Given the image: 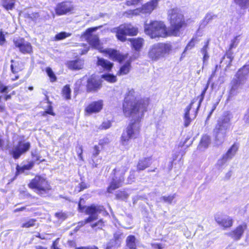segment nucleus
I'll use <instances>...</instances> for the list:
<instances>
[{
  "instance_id": "33",
  "label": "nucleus",
  "mask_w": 249,
  "mask_h": 249,
  "mask_svg": "<svg viewBox=\"0 0 249 249\" xmlns=\"http://www.w3.org/2000/svg\"><path fill=\"white\" fill-rule=\"evenodd\" d=\"M99 153L100 149L99 146L95 145L94 146V150L91 157V161L90 162L93 167H97L98 165V161H95V159L99 154Z\"/></svg>"
},
{
  "instance_id": "46",
  "label": "nucleus",
  "mask_w": 249,
  "mask_h": 249,
  "mask_svg": "<svg viewBox=\"0 0 249 249\" xmlns=\"http://www.w3.org/2000/svg\"><path fill=\"white\" fill-rule=\"evenodd\" d=\"M46 72L48 75L50 77L52 82L55 81L56 78L52 70L50 68H47L46 69Z\"/></svg>"
},
{
  "instance_id": "57",
  "label": "nucleus",
  "mask_w": 249,
  "mask_h": 249,
  "mask_svg": "<svg viewBox=\"0 0 249 249\" xmlns=\"http://www.w3.org/2000/svg\"><path fill=\"white\" fill-rule=\"evenodd\" d=\"M5 41L4 35L2 32H0V44L2 45Z\"/></svg>"
},
{
  "instance_id": "62",
  "label": "nucleus",
  "mask_w": 249,
  "mask_h": 249,
  "mask_svg": "<svg viewBox=\"0 0 249 249\" xmlns=\"http://www.w3.org/2000/svg\"><path fill=\"white\" fill-rule=\"evenodd\" d=\"M26 209L25 207H22L20 208H17L14 210V212H18L19 211H22Z\"/></svg>"
},
{
  "instance_id": "30",
  "label": "nucleus",
  "mask_w": 249,
  "mask_h": 249,
  "mask_svg": "<svg viewBox=\"0 0 249 249\" xmlns=\"http://www.w3.org/2000/svg\"><path fill=\"white\" fill-rule=\"evenodd\" d=\"M209 82H207V84L206 85L205 88H204L203 91H202L201 94L200 96L197 97H196V98H194V99H196V102H197V106H196V114H195V117L196 116V113H197V111L198 110L199 107H200V105L201 104V103L202 102L203 99H204V96H205V93H206V92L209 87Z\"/></svg>"
},
{
  "instance_id": "5",
  "label": "nucleus",
  "mask_w": 249,
  "mask_h": 249,
  "mask_svg": "<svg viewBox=\"0 0 249 249\" xmlns=\"http://www.w3.org/2000/svg\"><path fill=\"white\" fill-rule=\"evenodd\" d=\"M172 49L170 43H157L150 47L148 55L152 60L157 61L168 55Z\"/></svg>"
},
{
  "instance_id": "13",
  "label": "nucleus",
  "mask_w": 249,
  "mask_h": 249,
  "mask_svg": "<svg viewBox=\"0 0 249 249\" xmlns=\"http://www.w3.org/2000/svg\"><path fill=\"white\" fill-rule=\"evenodd\" d=\"M30 147L29 142H19L18 145L13 148L10 151V154L15 159H18L22 154L28 151Z\"/></svg>"
},
{
  "instance_id": "34",
  "label": "nucleus",
  "mask_w": 249,
  "mask_h": 249,
  "mask_svg": "<svg viewBox=\"0 0 249 249\" xmlns=\"http://www.w3.org/2000/svg\"><path fill=\"white\" fill-rule=\"evenodd\" d=\"M16 0H1L2 6L6 10H13L15 5Z\"/></svg>"
},
{
  "instance_id": "15",
  "label": "nucleus",
  "mask_w": 249,
  "mask_h": 249,
  "mask_svg": "<svg viewBox=\"0 0 249 249\" xmlns=\"http://www.w3.org/2000/svg\"><path fill=\"white\" fill-rule=\"evenodd\" d=\"M237 37H235L232 41L230 45L229 51L226 53V54L223 56V59L221 61V63H226V67H229L231 66V63L233 60V53L231 51L232 48H235L238 45V42L237 41Z\"/></svg>"
},
{
  "instance_id": "12",
  "label": "nucleus",
  "mask_w": 249,
  "mask_h": 249,
  "mask_svg": "<svg viewBox=\"0 0 249 249\" xmlns=\"http://www.w3.org/2000/svg\"><path fill=\"white\" fill-rule=\"evenodd\" d=\"M74 10V6L70 1H63L56 5L55 8L56 14L58 16H62L71 14Z\"/></svg>"
},
{
  "instance_id": "59",
  "label": "nucleus",
  "mask_w": 249,
  "mask_h": 249,
  "mask_svg": "<svg viewBox=\"0 0 249 249\" xmlns=\"http://www.w3.org/2000/svg\"><path fill=\"white\" fill-rule=\"evenodd\" d=\"M153 246L155 249H162V248H163V247L162 246V245L160 244H153Z\"/></svg>"
},
{
  "instance_id": "40",
  "label": "nucleus",
  "mask_w": 249,
  "mask_h": 249,
  "mask_svg": "<svg viewBox=\"0 0 249 249\" xmlns=\"http://www.w3.org/2000/svg\"><path fill=\"white\" fill-rule=\"evenodd\" d=\"M102 78L104 79L106 81L110 83H114L117 80V78L115 76L109 73L103 74L102 75Z\"/></svg>"
},
{
  "instance_id": "58",
  "label": "nucleus",
  "mask_w": 249,
  "mask_h": 249,
  "mask_svg": "<svg viewBox=\"0 0 249 249\" xmlns=\"http://www.w3.org/2000/svg\"><path fill=\"white\" fill-rule=\"evenodd\" d=\"M217 67H218L217 65L215 66V70L213 71L211 75L210 76V77L208 81V82H209V84H210L211 81L213 78V77L215 76V72H216V69H217Z\"/></svg>"
},
{
  "instance_id": "31",
  "label": "nucleus",
  "mask_w": 249,
  "mask_h": 249,
  "mask_svg": "<svg viewBox=\"0 0 249 249\" xmlns=\"http://www.w3.org/2000/svg\"><path fill=\"white\" fill-rule=\"evenodd\" d=\"M130 41L133 48L136 51H139L142 48L143 43V39L141 38L131 39Z\"/></svg>"
},
{
  "instance_id": "36",
  "label": "nucleus",
  "mask_w": 249,
  "mask_h": 249,
  "mask_svg": "<svg viewBox=\"0 0 249 249\" xmlns=\"http://www.w3.org/2000/svg\"><path fill=\"white\" fill-rule=\"evenodd\" d=\"M176 197V194H173L170 195L169 196H164L160 198V201H163L164 202L171 204L173 202L174 199Z\"/></svg>"
},
{
  "instance_id": "2",
  "label": "nucleus",
  "mask_w": 249,
  "mask_h": 249,
  "mask_svg": "<svg viewBox=\"0 0 249 249\" xmlns=\"http://www.w3.org/2000/svg\"><path fill=\"white\" fill-rule=\"evenodd\" d=\"M232 118L231 113L226 111L219 117L214 129L215 143L217 145L223 143L226 136L227 131L231 125L230 121Z\"/></svg>"
},
{
  "instance_id": "54",
  "label": "nucleus",
  "mask_w": 249,
  "mask_h": 249,
  "mask_svg": "<svg viewBox=\"0 0 249 249\" xmlns=\"http://www.w3.org/2000/svg\"><path fill=\"white\" fill-rule=\"evenodd\" d=\"M111 126V123L109 121L103 122L102 124V127L105 129L109 128Z\"/></svg>"
},
{
  "instance_id": "49",
  "label": "nucleus",
  "mask_w": 249,
  "mask_h": 249,
  "mask_svg": "<svg viewBox=\"0 0 249 249\" xmlns=\"http://www.w3.org/2000/svg\"><path fill=\"white\" fill-rule=\"evenodd\" d=\"M195 46V42L194 41V39H192L189 43L187 45L186 47L185 48L184 52L187 51L188 50H191L194 46Z\"/></svg>"
},
{
  "instance_id": "60",
  "label": "nucleus",
  "mask_w": 249,
  "mask_h": 249,
  "mask_svg": "<svg viewBox=\"0 0 249 249\" xmlns=\"http://www.w3.org/2000/svg\"><path fill=\"white\" fill-rule=\"evenodd\" d=\"M209 58V55H208V54H205L203 55V61L204 64H205L206 63V62L208 61Z\"/></svg>"
},
{
  "instance_id": "8",
  "label": "nucleus",
  "mask_w": 249,
  "mask_h": 249,
  "mask_svg": "<svg viewBox=\"0 0 249 249\" xmlns=\"http://www.w3.org/2000/svg\"><path fill=\"white\" fill-rule=\"evenodd\" d=\"M137 33V28L131 24H124L118 27L116 36L119 40L124 41L126 40V36H135Z\"/></svg>"
},
{
  "instance_id": "52",
  "label": "nucleus",
  "mask_w": 249,
  "mask_h": 249,
  "mask_svg": "<svg viewBox=\"0 0 249 249\" xmlns=\"http://www.w3.org/2000/svg\"><path fill=\"white\" fill-rule=\"evenodd\" d=\"M83 149L81 146H79L77 149V153L78 154V158L82 160H83L82 157Z\"/></svg>"
},
{
  "instance_id": "45",
  "label": "nucleus",
  "mask_w": 249,
  "mask_h": 249,
  "mask_svg": "<svg viewBox=\"0 0 249 249\" xmlns=\"http://www.w3.org/2000/svg\"><path fill=\"white\" fill-rule=\"evenodd\" d=\"M35 219H31L29 220L28 221L22 224L21 227L23 228H29L31 227H33L35 225Z\"/></svg>"
},
{
  "instance_id": "43",
  "label": "nucleus",
  "mask_w": 249,
  "mask_h": 249,
  "mask_svg": "<svg viewBox=\"0 0 249 249\" xmlns=\"http://www.w3.org/2000/svg\"><path fill=\"white\" fill-rule=\"evenodd\" d=\"M216 15L212 13H208L206 14L203 22L205 23V25L207 24L209 22L212 21L213 19L216 18Z\"/></svg>"
},
{
  "instance_id": "47",
  "label": "nucleus",
  "mask_w": 249,
  "mask_h": 249,
  "mask_svg": "<svg viewBox=\"0 0 249 249\" xmlns=\"http://www.w3.org/2000/svg\"><path fill=\"white\" fill-rule=\"evenodd\" d=\"M116 197L118 199L124 200L128 197V195L125 192H120L116 194Z\"/></svg>"
},
{
  "instance_id": "16",
  "label": "nucleus",
  "mask_w": 249,
  "mask_h": 249,
  "mask_svg": "<svg viewBox=\"0 0 249 249\" xmlns=\"http://www.w3.org/2000/svg\"><path fill=\"white\" fill-rule=\"evenodd\" d=\"M14 44L19 48V51L23 53H30L32 52V47L30 43L26 42L23 38L14 39Z\"/></svg>"
},
{
  "instance_id": "61",
  "label": "nucleus",
  "mask_w": 249,
  "mask_h": 249,
  "mask_svg": "<svg viewBox=\"0 0 249 249\" xmlns=\"http://www.w3.org/2000/svg\"><path fill=\"white\" fill-rule=\"evenodd\" d=\"M7 90V88L6 87H1L0 88V91L1 93L6 92Z\"/></svg>"
},
{
  "instance_id": "32",
  "label": "nucleus",
  "mask_w": 249,
  "mask_h": 249,
  "mask_svg": "<svg viewBox=\"0 0 249 249\" xmlns=\"http://www.w3.org/2000/svg\"><path fill=\"white\" fill-rule=\"evenodd\" d=\"M243 85V84L239 83V82L233 79L231 83V87L230 91V96L235 95L237 92L238 89L241 88Z\"/></svg>"
},
{
  "instance_id": "25",
  "label": "nucleus",
  "mask_w": 249,
  "mask_h": 249,
  "mask_svg": "<svg viewBox=\"0 0 249 249\" xmlns=\"http://www.w3.org/2000/svg\"><path fill=\"white\" fill-rule=\"evenodd\" d=\"M211 143V137L209 135H204L202 136L200 140L198 148L200 150H204L209 147Z\"/></svg>"
},
{
  "instance_id": "7",
  "label": "nucleus",
  "mask_w": 249,
  "mask_h": 249,
  "mask_svg": "<svg viewBox=\"0 0 249 249\" xmlns=\"http://www.w3.org/2000/svg\"><path fill=\"white\" fill-rule=\"evenodd\" d=\"M128 164H119L113 170V176L110 185L107 188L108 193H111L112 191L119 188L122 185L124 180V176L128 169Z\"/></svg>"
},
{
  "instance_id": "63",
  "label": "nucleus",
  "mask_w": 249,
  "mask_h": 249,
  "mask_svg": "<svg viewBox=\"0 0 249 249\" xmlns=\"http://www.w3.org/2000/svg\"><path fill=\"white\" fill-rule=\"evenodd\" d=\"M11 70L13 73H15L18 72V71L16 69L14 68V66L13 64L11 65Z\"/></svg>"
},
{
  "instance_id": "51",
  "label": "nucleus",
  "mask_w": 249,
  "mask_h": 249,
  "mask_svg": "<svg viewBox=\"0 0 249 249\" xmlns=\"http://www.w3.org/2000/svg\"><path fill=\"white\" fill-rule=\"evenodd\" d=\"M208 41H207L201 50V53L203 55L208 54L207 51L208 49Z\"/></svg>"
},
{
  "instance_id": "4",
  "label": "nucleus",
  "mask_w": 249,
  "mask_h": 249,
  "mask_svg": "<svg viewBox=\"0 0 249 249\" xmlns=\"http://www.w3.org/2000/svg\"><path fill=\"white\" fill-rule=\"evenodd\" d=\"M170 27L168 29L169 36H179L180 30L185 24L183 15L178 9L169 11Z\"/></svg>"
},
{
  "instance_id": "56",
  "label": "nucleus",
  "mask_w": 249,
  "mask_h": 249,
  "mask_svg": "<svg viewBox=\"0 0 249 249\" xmlns=\"http://www.w3.org/2000/svg\"><path fill=\"white\" fill-rule=\"evenodd\" d=\"M75 249H98L95 246L75 247Z\"/></svg>"
},
{
  "instance_id": "22",
  "label": "nucleus",
  "mask_w": 249,
  "mask_h": 249,
  "mask_svg": "<svg viewBox=\"0 0 249 249\" xmlns=\"http://www.w3.org/2000/svg\"><path fill=\"white\" fill-rule=\"evenodd\" d=\"M84 64L83 60L76 59L68 62L67 66L69 69L71 70H78L83 68Z\"/></svg>"
},
{
  "instance_id": "38",
  "label": "nucleus",
  "mask_w": 249,
  "mask_h": 249,
  "mask_svg": "<svg viewBox=\"0 0 249 249\" xmlns=\"http://www.w3.org/2000/svg\"><path fill=\"white\" fill-rule=\"evenodd\" d=\"M71 90L69 85H66L62 89L63 96L67 100L71 99Z\"/></svg>"
},
{
  "instance_id": "39",
  "label": "nucleus",
  "mask_w": 249,
  "mask_h": 249,
  "mask_svg": "<svg viewBox=\"0 0 249 249\" xmlns=\"http://www.w3.org/2000/svg\"><path fill=\"white\" fill-rule=\"evenodd\" d=\"M71 35V33H67L65 32H62L55 35V40L57 41L62 40L70 36Z\"/></svg>"
},
{
  "instance_id": "6",
  "label": "nucleus",
  "mask_w": 249,
  "mask_h": 249,
  "mask_svg": "<svg viewBox=\"0 0 249 249\" xmlns=\"http://www.w3.org/2000/svg\"><path fill=\"white\" fill-rule=\"evenodd\" d=\"M144 32L151 38L164 37L169 35L165 25L162 21H152L144 24Z\"/></svg>"
},
{
  "instance_id": "50",
  "label": "nucleus",
  "mask_w": 249,
  "mask_h": 249,
  "mask_svg": "<svg viewBox=\"0 0 249 249\" xmlns=\"http://www.w3.org/2000/svg\"><path fill=\"white\" fill-rule=\"evenodd\" d=\"M141 0H126V4L128 6L134 5L140 2Z\"/></svg>"
},
{
  "instance_id": "10",
  "label": "nucleus",
  "mask_w": 249,
  "mask_h": 249,
  "mask_svg": "<svg viewBox=\"0 0 249 249\" xmlns=\"http://www.w3.org/2000/svg\"><path fill=\"white\" fill-rule=\"evenodd\" d=\"M157 4L155 0H151L143 5L141 9H136L134 10H130L125 12L124 15L127 17H130L131 16H136L140 13L142 14H150L157 6Z\"/></svg>"
},
{
  "instance_id": "48",
  "label": "nucleus",
  "mask_w": 249,
  "mask_h": 249,
  "mask_svg": "<svg viewBox=\"0 0 249 249\" xmlns=\"http://www.w3.org/2000/svg\"><path fill=\"white\" fill-rule=\"evenodd\" d=\"M103 225H104L103 221H102V220H100L97 222H96L93 224H92L91 225V226L92 228H94L97 227L98 229H102Z\"/></svg>"
},
{
  "instance_id": "14",
  "label": "nucleus",
  "mask_w": 249,
  "mask_h": 249,
  "mask_svg": "<svg viewBox=\"0 0 249 249\" xmlns=\"http://www.w3.org/2000/svg\"><path fill=\"white\" fill-rule=\"evenodd\" d=\"M102 87V81L95 76L91 75L87 80V90L88 92H95Z\"/></svg>"
},
{
  "instance_id": "42",
  "label": "nucleus",
  "mask_w": 249,
  "mask_h": 249,
  "mask_svg": "<svg viewBox=\"0 0 249 249\" xmlns=\"http://www.w3.org/2000/svg\"><path fill=\"white\" fill-rule=\"evenodd\" d=\"M228 160H229L223 155V157L221 159H219L217 162L216 165L218 169L223 168L225 164Z\"/></svg>"
},
{
  "instance_id": "29",
  "label": "nucleus",
  "mask_w": 249,
  "mask_h": 249,
  "mask_svg": "<svg viewBox=\"0 0 249 249\" xmlns=\"http://www.w3.org/2000/svg\"><path fill=\"white\" fill-rule=\"evenodd\" d=\"M209 82H207V84L206 85L205 88H204L203 91H202L201 94L200 96L197 97H196V98H194V99H196V102H197V106H196V114H195V117L196 116V113H197V111L198 110L199 107H200V105L201 104V103L202 102L203 99H204V96H205V93H206V92L209 87Z\"/></svg>"
},
{
  "instance_id": "24",
  "label": "nucleus",
  "mask_w": 249,
  "mask_h": 249,
  "mask_svg": "<svg viewBox=\"0 0 249 249\" xmlns=\"http://www.w3.org/2000/svg\"><path fill=\"white\" fill-rule=\"evenodd\" d=\"M196 99H193L191 101V104L187 107L185 109L184 111V125L185 127H187L190 124V123L192 121L191 119L189 116V112L191 109L193 105L196 103Z\"/></svg>"
},
{
  "instance_id": "9",
  "label": "nucleus",
  "mask_w": 249,
  "mask_h": 249,
  "mask_svg": "<svg viewBox=\"0 0 249 249\" xmlns=\"http://www.w3.org/2000/svg\"><path fill=\"white\" fill-rule=\"evenodd\" d=\"M79 209L81 212H83L85 209V212L87 214L89 215V217L84 220L83 222L84 224L91 222L98 218L97 213L103 210V207L92 205L87 207H82L80 203L78 204Z\"/></svg>"
},
{
  "instance_id": "18",
  "label": "nucleus",
  "mask_w": 249,
  "mask_h": 249,
  "mask_svg": "<svg viewBox=\"0 0 249 249\" xmlns=\"http://www.w3.org/2000/svg\"><path fill=\"white\" fill-rule=\"evenodd\" d=\"M103 101L99 100L90 104L85 109L86 112L89 114L99 112L103 108Z\"/></svg>"
},
{
  "instance_id": "41",
  "label": "nucleus",
  "mask_w": 249,
  "mask_h": 249,
  "mask_svg": "<svg viewBox=\"0 0 249 249\" xmlns=\"http://www.w3.org/2000/svg\"><path fill=\"white\" fill-rule=\"evenodd\" d=\"M242 9H246L249 6V0H234Z\"/></svg>"
},
{
  "instance_id": "53",
  "label": "nucleus",
  "mask_w": 249,
  "mask_h": 249,
  "mask_svg": "<svg viewBox=\"0 0 249 249\" xmlns=\"http://www.w3.org/2000/svg\"><path fill=\"white\" fill-rule=\"evenodd\" d=\"M55 216L58 218L64 220L65 219L67 216L66 214L63 213H55Z\"/></svg>"
},
{
  "instance_id": "23",
  "label": "nucleus",
  "mask_w": 249,
  "mask_h": 249,
  "mask_svg": "<svg viewBox=\"0 0 249 249\" xmlns=\"http://www.w3.org/2000/svg\"><path fill=\"white\" fill-rule=\"evenodd\" d=\"M151 158H144L140 160L137 164L138 171H142L149 167L151 164Z\"/></svg>"
},
{
  "instance_id": "3",
  "label": "nucleus",
  "mask_w": 249,
  "mask_h": 249,
  "mask_svg": "<svg viewBox=\"0 0 249 249\" xmlns=\"http://www.w3.org/2000/svg\"><path fill=\"white\" fill-rule=\"evenodd\" d=\"M28 187L39 196H46L52 189L51 185L44 176L37 175L28 184Z\"/></svg>"
},
{
  "instance_id": "64",
  "label": "nucleus",
  "mask_w": 249,
  "mask_h": 249,
  "mask_svg": "<svg viewBox=\"0 0 249 249\" xmlns=\"http://www.w3.org/2000/svg\"><path fill=\"white\" fill-rule=\"evenodd\" d=\"M68 244L71 247H75V243L73 241H69Z\"/></svg>"
},
{
  "instance_id": "17",
  "label": "nucleus",
  "mask_w": 249,
  "mask_h": 249,
  "mask_svg": "<svg viewBox=\"0 0 249 249\" xmlns=\"http://www.w3.org/2000/svg\"><path fill=\"white\" fill-rule=\"evenodd\" d=\"M249 73V67L245 66L238 70L235 75L236 78L234 79V80L244 85L246 81Z\"/></svg>"
},
{
  "instance_id": "55",
  "label": "nucleus",
  "mask_w": 249,
  "mask_h": 249,
  "mask_svg": "<svg viewBox=\"0 0 249 249\" xmlns=\"http://www.w3.org/2000/svg\"><path fill=\"white\" fill-rule=\"evenodd\" d=\"M80 189L78 190V192H80L83 191V190L87 188L88 187V185L85 182H81L80 184Z\"/></svg>"
},
{
  "instance_id": "1",
  "label": "nucleus",
  "mask_w": 249,
  "mask_h": 249,
  "mask_svg": "<svg viewBox=\"0 0 249 249\" xmlns=\"http://www.w3.org/2000/svg\"><path fill=\"white\" fill-rule=\"evenodd\" d=\"M148 105V98H139L133 89L128 92L123 105V113L125 117H131L134 122L129 124L126 131L123 132L121 140L122 145H128L130 139H135L139 135L140 122L147 111Z\"/></svg>"
},
{
  "instance_id": "26",
  "label": "nucleus",
  "mask_w": 249,
  "mask_h": 249,
  "mask_svg": "<svg viewBox=\"0 0 249 249\" xmlns=\"http://www.w3.org/2000/svg\"><path fill=\"white\" fill-rule=\"evenodd\" d=\"M97 65L107 71H109L113 65V63L109 61L100 57H98Z\"/></svg>"
},
{
  "instance_id": "27",
  "label": "nucleus",
  "mask_w": 249,
  "mask_h": 249,
  "mask_svg": "<svg viewBox=\"0 0 249 249\" xmlns=\"http://www.w3.org/2000/svg\"><path fill=\"white\" fill-rule=\"evenodd\" d=\"M216 222L225 228L231 227L233 224L232 219L230 217H226L222 219L220 218H216Z\"/></svg>"
},
{
  "instance_id": "19",
  "label": "nucleus",
  "mask_w": 249,
  "mask_h": 249,
  "mask_svg": "<svg viewBox=\"0 0 249 249\" xmlns=\"http://www.w3.org/2000/svg\"><path fill=\"white\" fill-rule=\"evenodd\" d=\"M247 228L246 224L238 226L234 231L228 233L232 239L235 240L240 239L242 236L245 230Z\"/></svg>"
},
{
  "instance_id": "37",
  "label": "nucleus",
  "mask_w": 249,
  "mask_h": 249,
  "mask_svg": "<svg viewBox=\"0 0 249 249\" xmlns=\"http://www.w3.org/2000/svg\"><path fill=\"white\" fill-rule=\"evenodd\" d=\"M135 237L133 235H129L126 238V245L130 249L135 248Z\"/></svg>"
},
{
  "instance_id": "20",
  "label": "nucleus",
  "mask_w": 249,
  "mask_h": 249,
  "mask_svg": "<svg viewBox=\"0 0 249 249\" xmlns=\"http://www.w3.org/2000/svg\"><path fill=\"white\" fill-rule=\"evenodd\" d=\"M102 52L108 54L109 58L113 60L122 61L124 59L123 56L120 55L119 53L115 50L106 49H103Z\"/></svg>"
},
{
  "instance_id": "28",
  "label": "nucleus",
  "mask_w": 249,
  "mask_h": 249,
  "mask_svg": "<svg viewBox=\"0 0 249 249\" xmlns=\"http://www.w3.org/2000/svg\"><path fill=\"white\" fill-rule=\"evenodd\" d=\"M34 165V162L33 161H30L27 164H24L22 166H19L17 165L16 167V177L18 174L22 173L25 170H28L32 168Z\"/></svg>"
},
{
  "instance_id": "44",
  "label": "nucleus",
  "mask_w": 249,
  "mask_h": 249,
  "mask_svg": "<svg viewBox=\"0 0 249 249\" xmlns=\"http://www.w3.org/2000/svg\"><path fill=\"white\" fill-rule=\"evenodd\" d=\"M123 234L120 231H117L114 234V240L116 245H119L123 238Z\"/></svg>"
},
{
  "instance_id": "35",
  "label": "nucleus",
  "mask_w": 249,
  "mask_h": 249,
  "mask_svg": "<svg viewBox=\"0 0 249 249\" xmlns=\"http://www.w3.org/2000/svg\"><path fill=\"white\" fill-rule=\"evenodd\" d=\"M238 149V147L235 144H233L227 151L226 154L224 155V156L226 157L229 160H231L232 157L235 155L237 150Z\"/></svg>"
},
{
  "instance_id": "21",
  "label": "nucleus",
  "mask_w": 249,
  "mask_h": 249,
  "mask_svg": "<svg viewBox=\"0 0 249 249\" xmlns=\"http://www.w3.org/2000/svg\"><path fill=\"white\" fill-rule=\"evenodd\" d=\"M139 53H136L135 54L134 57H131L129 61H127L123 66H122L119 71L120 75H125L127 74L131 68V62L134 59H136L138 57Z\"/></svg>"
},
{
  "instance_id": "11",
  "label": "nucleus",
  "mask_w": 249,
  "mask_h": 249,
  "mask_svg": "<svg viewBox=\"0 0 249 249\" xmlns=\"http://www.w3.org/2000/svg\"><path fill=\"white\" fill-rule=\"evenodd\" d=\"M97 28V27L89 28L86 31L84 35L92 47L102 52L103 49L100 44L98 36L96 35H92V33L95 31Z\"/></svg>"
}]
</instances>
